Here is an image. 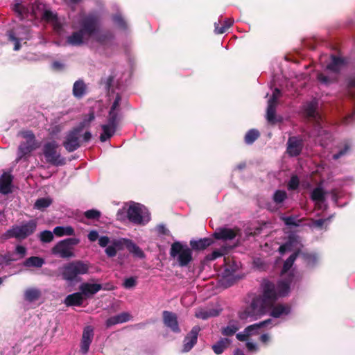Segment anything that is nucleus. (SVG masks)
<instances>
[{"instance_id":"1","label":"nucleus","mask_w":355,"mask_h":355,"mask_svg":"<svg viewBox=\"0 0 355 355\" xmlns=\"http://www.w3.org/2000/svg\"><path fill=\"white\" fill-rule=\"evenodd\" d=\"M100 25L101 17L98 14L87 15L80 21V29L67 38V43L76 46L82 45L85 39L90 38L99 30Z\"/></svg>"},{"instance_id":"2","label":"nucleus","mask_w":355,"mask_h":355,"mask_svg":"<svg viewBox=\"0 0 355 355\" xmlns=\"http://www.w3.org/2000/svg\"><path fill=\"white\" fill-rule=\"evenodd\" d=\"M270 309L260 296L254 295L250 302L239 311L238 316L241 320L253 321L266 315Z\"/></svg>"},{"instance_id":"3","label":"nucleus","mask_w":355,"mask_h":355,"mask_svg":"<svg viewBox=\"0 0 355 355\" xmlns=\"http://www.w3.org/2000/svg\"><path fill=\"white\" fill-rule=\"evenodd\" d=\"M89 263L81 260H74L62 265L59 268V273L62 279L67 282H78L80 276L89 273Z\"/></svg>"},{"instance_id":"4","label":"nucleus","mask_w":355,"mask_h":355,"mask_svg":"<svg viewBox=\"0 0 355 355\" xmlns=\"http://www.w3.org/2000/svg\"><path fill=\"white\" fill-rule=\"evenodd\" d=\"M37 227L36 219L22 221L19 225H12L3 235L4 239H15L17 241H23L33 235Z\"/></svg>"},{"instance_id":"5","label":"nucleus","mask_w":355,"mask_h":355,"mask_svg":"<svg viewBox=\"0 0 355 355\" xmlns=\"http://www.w3.org/2000/svg\"><path fill=\"white\" fill-rule=\"evenodd\" d=\"M170 256L176 259L178 265L184 267L192 261V250L179 241L172 243L170 249Z\"/></svg>"},{"instance_id":"6","label":"nucleus","mask_w":355,"mask_h":355,"mask_svg":"<svg viewBox=\"0 0 355 355\" xmlns=\"http://www.w3.org/2000/svg\"><path fill=\"white\" fill-rule=\"evenodd\" d=\"M58 144L55 141L46 143L43 147L44 156L46 162L53 166H64L66 164V159L58 152Z\"/></svg>"},{"instance_id":"7","label":"nucleus","mask_w":355,"mask_h":355,"mask_svg":"<svg viewBox=\"0 0 355 355\" xmlns=\"http://www.w3.org/2000/svg\"><path fill=\"white\" fill-rule=\"evenodd\" d=\"M6 35L9 41L14 42L15 51H19L21 49V41L28 40L31 37L29 27L23 25L16 26L8 30Z\"/></svg>"},{"instance_id":"8","label":"nucleus","mask_w":355,"mask_h":355,"mask_svg":"<svg viewBox=\"0 0 355 355\" xmlns=\"http://www.w3.org/2000/svg\"><path fill=\"white\" fill-rule=\"evenodd\" d=\"M260 286L262 293L257 295L260 296L267 305L271 308L279 298L276 284L268 279H264Z\"/></svg>"},{"instance_id":"9","label":"nucleus","mask_w":355,"mask_h":355,"mask_svg":"<svg viewBox=\"0 0 355 355\" xmlns=\"http://www.w3.org/2000/svg\"><path fill=\"white\" fill-rule=\"evenodd\" d=\"M44 5L35 2L31 6H25L21 3H16L14 6V11L17 14V16L20 19L28 18L29 15L32 17H37L38 15H41L40 12H43Z\"/></svg>"},{"instance_id":"10","label":"nucleus","mask_w":355,"mask_h":355,"mask_svg":"<svg viewBox=\"0 0 355 355\" xmlns=\"http://www.w3.org/2000/svg\"><path fill=\"white\" fill-rule=\"evenodd\" d=\"M80 130L75 128L67 133L62 145L67 152H73L80 147Z\"/></svg>"},{"instance_id":"11","label":"nucleus","mask_w":355,"mask_h":355,"mask_svg":"<svg viewBox=\"0 0 355 355\" xmlns=\"http://www.w3.org/2000/svg\"><path fill=\"white\" fill-rule=\"evenodd\" d=\"M121 101V96L119 94H117L110 107L107 116V123L113 125L116 127L119 125V123L121 119V114H120Z\"/></svg>"},{"instance_id":"12","label":"nucleus","mask_w":355,"mask_h":355,"mask_svg":"<svg viewBox=\"0 0 355 355\" xmlns=\"http://www.w3.org/2000/svg\"><path fill=\"white\" fill-rule=\"evenodd\" d=\"M304 141L299 137H290L287 141L286 153L290 157H297L302 151Z\"/></svg>"},{"instance_id":"13","label":"nucleus","mask_w":355,"mask_h":355,"mask_svg":"<svg viewBox=\"0 0 355 355\" xmlns=\"http://www.w3.org/2000/svg\"><path fill=\"white\" fill-rule=\"evenodd\" d=\"M200 331V327L196 325L193 327L191 330L187 334L183 341V352H188L194 347L197 343Z\"/></svg>"},{"instance_id":"14","label":"nucleus","mask_w":355,"mask_h":355,"mask_svg":"<svg viewBox=\"0 0 355 355\" xmlns=\"http://www.w3.org/2000/svg\"><path fill=\"white\" fill-rule=\"evenodd\" d=\"M239 232V228L220 227L214 232L213 236L218 240L229 241L234 239Z\"/></svg>"},{"instance_id":"15","label":"nucleus","mask_w":355,"mask_h":355,"mask_svg":"<svg viewBox=\"0 0 355 355\" xmlns=\"http://www.w3.org/2000/svg\"><path fill=\"white\" fill-rule=\"evenodd\" d=\"M164 324L174 333L180 332L179 327L178 318L175 313L168 311H164L162 313Z\"/></svg>"},{"instance_id":"16","label":"nucleus","mask_w":355,"mask_h":355,"mask_svg":"<svg viewBox=\"0 0 355 355\" xmlns=\"http://www.w3.org/2000/svg\"><path fill=\"white\" fill-rule=\"evenodd\" d=\"M294 275L289 274L288 276L284 279L279 280L276 284V290L278 293L279 297H284L288 295L291 288V284L293 280Z\"/></svg>"},{"instance_id":"17","label":"nucleus","mask_w":355,"mask_h":355,"mask_svg":"<svg viewBox=\"0 0 355 355\" xmlns=\"http://www.w3.org/2000/svg\"><path fill=\"white\" fill-rule=\"evenodd\" d=\"M128 220L134 224H141L143 221L141 210L139 205H130L127 210Z\"/></svg>"},{"instance_id":"18","label":"nucleus","mask_w":355,"mask_h":355,"mask_svg":"<svg viewBox=\"0 0 355 355\" xmlns=\"http://www.w3.org/2000/svg\"><path fill=\"white\" fill-rule=\"evenodd\" d=\"M13 177L7 172H4L0 178V193L4 195L12 192V183Z\"/></svg>"},{"instance_id":"19","label":"nucleus","mask_w":355,"mask_h":355,"mask_svg":"<svg viewBox=\"0 0 355 355\" xmlns=\"http://www.w3.org/2000/svg\"><path fill=\"white\" fill-rule=\"evenodd\" d=\"M123 250V238L118 239H112L110 244L107 245L105 250V252L107 257H114L118 251Z\"/></svg>"},{"instance_id":"20","label":"nucleus","mask_w":355,"mask_h":355,"mask_svg":"<svg viewBox=\"0 0 355 355\" xmlns=\"http://www.w3.org/2000/svg\"><path fill=\"white\" fill-rule=\"evenodd\" d=\"M132 319V316L128 312H122L107 319L105 325L110 327L117 324L124 323Z\"/></svg>"},{"instance_id":"21","label":"nucleus","mask_w":355,"mask_h":355,"mask_svg":"<svg viewBox=\"0 0 355 355\" xmlns=\"http://www.w3.org/2000/svg\"><path fill=\"white\" fill-rule=\"evenodd\" d=\"M123 248H126L129 252L132 253L134 257L144 259L145 258V253L137 244L132 240L123 238Z\"/></svg>"},{"instance_id":"22","label":"nucleus","mask_w":355,"mask_h":355,"mask_svg":"<svg viewBox=\"0 0 355 355\" xmlns=\"http://www.w3.org/2000/svg\"><path fill=\"white\" fill-rule=\"evenodd\" d=\"M214 243V239L211 238H203L198 240H191L189 245L191 249L194 251H201L205 250Z\"/></svg>"},{"instance_id":"23","label":"nucleus","mask_w":355,"mask_h":355,"mask_svg":"<svg viewBox=\"0 0 355 355\" xmlns=\"http://www.w3.org/2000/svg\"><path fill=\"white\" fill-rule=\"evenodd\" d=\"M52 253L59 254L62 258H70L74 257L71 249L64 244V242H58L53 248Z\"/></svg>"},{"instance_id":"24","label":"nucleus","mask_w":355,"mask_h":355,"mask_svg":"<svg viewBox=\"0 0 355 355\" xmlns=\"http://www.w3.org/2000/svg\"><path fill=\"white\" fill-rule=\"evenodd\" d=\"M100 284L83 283L79 286L80 291L83 297H89L101 291Z\"/></svg>"},{"instance_id":"25","label":"nucleus","mask_w":355,"mask_h":355,"mask_svg":"<svg viewBox=\"0 0 355 355\" xmlns=\"http://www.w3.org/2000/svg\"><path fill=\"white\" fill-rule=\"evenodd\" d=\"M270 310V315L275 318H278L283 315H286L289 314L291 312V306L288 304H278L277 305L274 304Z\"/></svg>"},{"instance_id":"26","label":"nucleus","mask_w":355,"mask_h":355,"mask_svg":"<svg viewBox=\"0 0 355 355\" xmlns=\"http://www.w3.org/2000/svg\"><path fill=\"white\" fill-rule=\"evenodd\" d=\"M276 106L275 105L268 104L266 110V119L271 125H275L277 123H282L283 118L281 116L276 115Z\"/></svg>"},{"instance_id":"27","label":"nucleus","mask_w":355,"mask_h":355,"mask_svg":"<svg viewBox=\"0 0 355 355\" xmlns=\"http://www.w3.org/2000/svg\"><path fill=\"white\" fill-rule=\"evenodd\" d=\"M272 319H267L259 323H255L245 328L244 332H247L250 336L257 335L260 333L261 329L270 324Z\"/></svg>"},{"instance_id":"28","label":"nucleus","mask_w":355,"mask_h":355,"mask_svg":"<svg viewBox=\"0 0 355 355\" xmlns=\"http://www.w3.org/2000/svg\"><path fill=\"white\" fill-rule=\"evenodd\" d=\"M84 300L85 297L80 291L67 295L64 300V303L67 306H81Z\"/></svg>"},{"instance_id":"29","label":"nucleus","mask_w":355,"mask_h":355,"mask_svg":"<svg viewBox=\"0 0 355 355\" xmlns=\"http://www.w3.org/2000/svg\"><path fill=\"white\" fill-rule=\"evenodd\" d=\"M37 148L36 143L24 141L21 142L18 148V158L19 160L24 156L30 154L33 150Z\"/></svg>"},{"instance_id":"30","label":"nucleus","mask_w":355,"mask_h":355,"mask_svg":"<svg viewBox=\"0 0 355 355\" xmlns=\"http://www.w3.org/2000/svg\"><path fill=\"white\" fill-rule=\"evenodd\" d=\"M318 103L316 101H311L304 107V113L307 117L311 118L318 122L320 116L317 112Z\"/></svg>"},{"instance_id":"31","label":"nucleus","mask_w":355,"mask_h":355,"mask_svg":"<svg viewBox=\"0 0 355 355\" xmlns=\"http://www.w3.org/2000/svg\"><path fill=\"white\" fill-rule=\"evenodd\" d=\"M345 60L336 55L331 56V61L327 64V69L334 73H339L342 67L345 65Z\"/></svg>"},{"instance_id":"32","label":"nucleus","mask_w":355,"mask_h":355,"mask_svg":"<svg viewBox=\"0 0 355 355\" xmlns=\"http://www.w3.org/2000/svg\"><path fill=\"white\" fill-rule=\"evenodd\" d=\"M103 132L100 135V141L105 142L110 139L115 133L117 127L109 123L101 125Z\"/></svg>"},{"instance_id":"33","label":"nucleus","mask_w":355,"mask_h":355,"mask_svg":"<svg viewBox=\"0 0 355 355\" xmlns=\"http://www.w3.org/2000/svg\"><path fill=\"white\" fill-rule=\"evenodd\" d=\"M87 86L83 80H76L73 85V95L76 98H82L86 94Z\"/></svg>"},{"instance_id":"34","label":"nucleus","mask_w":355,"mask_h":355,"mask_svg":"<svg viewBox=\"0 0 355 355\" xmlns=\"http://www.w3.org/2000/svg\"><path fill=\"white\" fill-rule=\"evenodd\" d=\"M231 340L227 338H222L212 345L211 348L214 352L217 354H221L230 345Z\"/></svg>"},{"instance_id":"35","label":"nucleus","mask_w":355,"mask_h":355,"mask_svg":"<svg viewBox=\"0 0 355 355\" xmlns=\"http://www.w3.org/2000/svg\"><path fill=\"white\" fill-rule=\"evenodd\" d=\"M93 36H95V40L101 44H106L114 38V35L109 31L98 33V30Z\"/></svg>"},{"instance_id":"36","label":"nucleus","mask_w":355,"mask_h":355,"mask_svg":"<svg viewBox=\"0 0 355 355\" xmlns=\"http://www.w3.org/2000/svg\"><path fill=\"white\" fill-rule=\"evenodd\" d=\"M44 263V259L40 257L32 256L27 258L23 263V266L26 268L35 267L41 268Z\"/></svg>"},{"instance_id":"37","label":"nucleus","mask_w":355,"mask_h":355,"mask_svg":"<svg viewBox=\"0 0 355 355\" xmlns=\"http://www.w3.org/2000/svg\"><path fill=\"white\" fill-rule=\"evenodd\" d=\"M326 192L320 187H315L311 193V199L316 202L322 203L325 201Z\"/></svg>"},{"instance_id":"38","label":"nucleus","mask_w":355,"mask_h":355,"mask_svg":"<svg viewBox=\"0 0 355 355\" xmlns=\"http://www.w3.org/2000/svg\"><path fill=\"white\" fill-rule=\"evenodd\" d=\"M53 202V200L48 198H40L36 200L34 203L33 208L35 209L40 210L41 211H44L47 207H49Z\"/></svg>"},{"instance_id":"39","label":"nucleus","mask_w":355,"mask_h":355,"mask_svg":"<svg viewBox=\"0 0 355 355\" xmlns=\"http://www.w3.org/2000/svg\"><path fill=\"white\" fill-rule=\"evenodd\" d=\"M300 253V250L295 251L294 253L291 254L289 257L284 261L282 269V274L286 273L291 268Z\"/></svg>"},{"instance_id":"40","label":"nucleus","mask_w":355,"mask_h":355,"mask_svg":"<svg viewBox=\"0 0 355 355\" xmlns=\"http://www.w3.org/2000/svg\"><path fill=\"white\" fill-rule=\"evenodd\" d=\"M218 315V312L214 309H198L195 313V316L197 318H200L202 320H207L209 318L214 317Z\"/></svg>"},{"instance_id":"41","label":"nucleus","mask_w":355,"mask_h":355,"mask_svg":"<svg viewBox=\"0 0 355 355\" xmlns=\"http://www.w3.org/2000/svg\"><path fill=\"white\" fill-rule=\"evenodd\" d=\"M18 260L13 252L8 251L4 254H0V266H10L12 262Z\"/></svg>"},{"instance_id":"42","label":"nucleus","mask_w":355,"mask_h":355,"mask_svg":"<svg viewBox=\"0 0 355 355\" xmlns=\"http://www.w3.org/2000/svg\"><path fill=\"white\" fill-rule=\"evenodd\" d=\"M40 291L36 288L27 289L24 293L25 300L30 302L37 300L40 298Z\"/></svg>"},{"instance_id":"43","label":"nucleus","mask_w":355,"mask_h":355,"mask_svg":"<svg viewBox=\"0 0 355 355\" xmlns=\"http://www.w3.org/2000/svg\"><path fill=\"white\" fill-rule=\"evenodd\" d=\"M53 233L58 236H63L64 235L71 236L74 234V230L71 226H58L54 228Z\"/></svg>"},{"instance_id":"44","label":"nucleus","mask_w":355,"mask_h":355,"mask_svg":"<svg viewBox=\"0 0 355 355\" xmlns=\"http://www.w3.org/2000/svg\"><path fill=\"white\" fill-rule=\"evenodd\" d=\"M259 137L260 133L259 130L256 129H250L245 135V143L248 145L252 144Z\"/></svg>"},{"instance_id":"45","label":"nucleus","mask_w":355,"mask_h":355,"mask_svg":"<svg viewBox=\"0 0 355 355\" xmlns=\"http://www.w3.org/2000/svg\"><path fill=\"white\" fill-rule=\"evenodd\" d=\"M95 119L94 112L93 111L90 112L89 114L81 121L76 127L74 128L76 130H79L80 132L81 133L83 130V129L85 127H89L90 125V123L94 121Z\"/></svg>"},{"instance_id":"46","label":"nucleus","mask_w":355,"mask_h":355,"mask_svg":"<svg viewBox=\"0 0 355 355\" xmlns=\"http://www.w3.org/2000/svg\"><path fill=\"white\" fill-rule=\"evenodd\" d=\"M300 255L307 266H314L317 263V257L313 254L300 251Z\"/></svg>"},{"instance_id":"47","label":"nucleus","mask_w":355,"mask_h":355,"mask_svg":"<svg viewBox=\"0 0 355 355\" xmlns=\"http://www.w3.org/2000/svg\"><path fill=\"white\" fill-rule=\"evenodd\" d=\"M239 329V326L236 323H229L227 327L222 328L221 334L225 336H232L236 334Z\"/></svg>"},{"instance_id":"48","label":"nucleus","mask_w":355,"mask_h":355,"mask_svg":"<svg viewBox=\"0 0 355 355\" xmlns=\"http://www.w3.org/2000/svg\"><path fill=\"white\" fill-rule=\"evenodd\" d=\"M233 24V20L231 19H227L225 20L223 24L219 26L218 24L215 23V33L217 34L224 33Z\"/></svg>"},{"instance_id":"49","label":"nucleus","mask_w":355,"mask_h":355,"mask_svg":"<svg viewBox=\"0 0 355 355\" xmlns=\"http://www.w3.org/2000/svg\"><path fill=\"white\" fill-rule=\"evenodd\" d=\"M287 193L284 190H277L272 196L273 201L279 205L282 203L287 198Z\"/></svg>"},{"instance_id":"50","label":"nucleus","mask_w":355,"mask_h":355,"mask_svg":"<svg viewBox=\"0 0 355 355\" xmlns=\"http://www.w3.org/2000/svg\"><path fill=\"white\" fill-rule=\"evenodd\" d=\"M93 336H94L93 329L91 327L87 326L83 330L81 339L83 340H86V341L87 340L88 342L92 343Z\"/></svg>"},{"instance_id":"51","label":"nucleus","mask_w":355,"mask_h":355,"mask_svg":"<svg viewBox=\"0 0 355 355\" xmlns=\"http://www.w3.org/2000/svg\"><path fill=\"white\" fill-rule=\"evenodd\" d=\"M53 234L49 230H44L40 234V239L42 243H50L53 239Z\"/></svg>"},{"instance_id":"52","label":"nucleus","mask_w":355,"mask_h":355,"mask_svg":"<svg viewBox=\"0 0 355 355\" xmlns=\"http://www.w3.org/2000/svg\"><path fill=\"white\" fill-rule=\"evenodd\" d=\"M112 20L114 23L121 29L125 30L127 28V24L124 19L121 15H115Z\"/></svg>"},{"instance_id":"53","label":"nucleus","mask_w":355,"mask_h":355,"mask_svg":"<svg viewBox=\"0 0 355 355\" xmlns=\"http://www.w3.org/2000/svg\"><path fill=\"white\" fill-rule=\"evenodd\" d=\"M84 216L90 220H98L101 216V211L96 209H89L84 213Z\"/></svg>"},{"instance_id":"54","label":"nucleus","mask_w":355,"mask_h":355,"mask_svg":"<svg viewBox=\"0 0 355 355\" xmlns=\"http://www.w3.org/2000/svg\"><path fill=\"white\" fill-rule=\"evenodd\" d=\"M299 178L296 175H292L288 183V189L291 191L296 190L299 187Z\"/></svg>"},{"instance_id":"55","label":"nucleus","mask_w":355,"mask_h":355,"mask_svg":"<svg viewBox=\"0 0 355 355\" xmlns=\"http://www.w3.org/2000/svg\"><path fill=\"white\" fill-rule=\"evenodd\" d=\"M346 85L349 95L354 98V94H352L350 89H355V75H350L346 78Z\"/></svg>"},{"instance_id":"56","label":"nucleus","mask_w":355,"mask_h":355,"mask_svg":"<svg viewBox=\"0 0 355 355\" xmlns=\"http://www.w3.org/2000/svg\"><path fill=\"white\" fill-rule=\"evenodd\" d=\"M280 219L284 223V224L287 226H294L297 227L299 225V223L296 222V217L293 216H281Z\"/></svg>"},{"instance_id":"57","label":"nucleus","mask_w":355,"mask_h":355,"mask_svg":"<svg viewBox=\"0 0 355 355\" xmlns=\"http://www.w3.org/2000/svg\"><path fill=\"white\" fill-rule=\"evenodd\" d=\"M114 78V76L110 75L105 80H101V83L104 85L105 90L107 92H110V90L112 89Z\"/></svg>"},{"instance_id":"58","label":"nucleus","mask_w":355,"mask_h":355,"mask_svg":"<svg viewBox=\"0 0 355 355\" xmlns=\"http://www.w3.org/2000/svg\"><path fill=\"white\" fill-rule=\"evenodd\" d=\"M281 94V90L278 88H275L271 97L268 100V103L277 105V99L280 97Z\"/></svg>"},{"instance_id":"59","label":"nucleus","mask_w":355,"mask_h":355,"mask_svg":"<svg viewBox=\"0 0 355 355\" xmlns=\"http://www.w3.org/2000/svg\"><path fill=\"white\" fill-rule=\"evenodd\" d=\"M224 251L225 250L223 251L220 250H215L211 254H209L206 256V259L207 261H214L216 259L223 256L225 254Z\"/></svg>"},{"instance_id":"60","label":"nucleus","mask_w":355,"mask_h":355,"mask_svg":"<svg viewBox=\"0 0 355 355\" xmlns=\"http://www.w3.org/2000/svg\"><path fill=\"white\" fill-rule=\"evenodd\" d=\"M137 284V281L135 277H130L125 279L123 283V286L125 288L130 289L134 288Z\"/></svg>"},{"instance_id":"61","label":"nucleus","mask_w":355,"mask_h":355,"mask_svg":"<svg viewBox=\"0 0 355 355\" xmlns=\"http://www.w3.org/2000/svg\"><path fill=\"white\" fill-rule=\"evenodd\" d=\"M297 242L296 236L294 235H289L288 240L284 243L288 251L292 250L293 245Z\"/></svg>"},{"instance_id":"62","label":"nucleus","mask_w":355,"mask_h":355,"mask_svg":"<svg viewBox=\"0 0 355 355\" xmlns=\"http://www.w3.org/2000/svg\"><path fill=\"white\" fill-rule=\"evenodd\" d=\"M64 244L72 250V247L79 243L80 240L76 238H68L61 241Z\"/></svg>"},{"instance_id":"63","label":"nucleus","mask_w":355,"mask_h":355,"mask_svg":"<svg viewBox=\"0 0 355 355\" xmlns=\"http://www.w3.org/2000/svg\"><path fill=\"white\" fill-rule=\"evenodd\" d=\"M41 17L46 21H53L56 19V16L51 10H44L41 13Z\"/></svg>"},{"instance_id":"64","label":"nucleus","mask_w":355,"mask_h":355,"mask_svg":"<svg viewBox=\"0 0 355 355\" xmlns=\"http://www.w3.org/2000/svg\"><path fill=\"white\" fill-rule=\"evenodd\" d=\"M317 78L319 82L326 85H329L332 83L331 79L322 73L318 74Z\"/></svg>"}]
</instances>
